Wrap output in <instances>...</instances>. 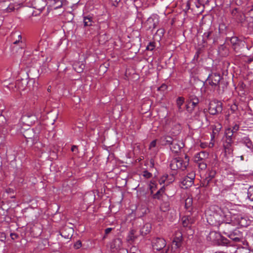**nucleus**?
I'll list each match as a JSON object with an SVG mask.
<instances>
[{
  "label": "nucleus",
  "instance_id": "6e6d98bb",
  "mask_svg": "<svg viewBox=\"0 0 253 253\" xmlns=\"http://www.w3.org/2000/svg\"><path fill=\"white\" fill-rule=\"evenodd\" d=\"M112 230V228H107L105 229V232L106 234H108Z\"/></svg>",
  "mask_w": 253,
  "mask_h": 253
},
{
  "label": "nucleus",
  "instance_id": "13d9d810",
  "mask_svg": "<svg viewBox=\"0 0 253 253\" xmlns=\"http://www.w3.org/2000/svg\"><path fill=\"white\" fill-rule=\"evenodd\" d=\"M33 117L34 118H35V117H34V116H32V115H29V114H25V115H24L23 116V120H25V119H26V118H30V117Z\"/></svg>",
  "mask_w": 253,
  "mask_h": 253
},
{
  "label": "nucleus",
  "instance_id": "dca6fc26",
  "mask_svg": "<svg viewBox=\"0 0 253 253\" xmlns=\"http://www.w3.org/2000/svg\"><path fill=\"white\" fill-rule=\"evenodd\" d=\"M21 7V4L18 3H10L7 7L4 10L6 12H11L15 10H18Z\"/></svg>",
  "mask_w": 253,
  "mask_h": 253
},
{
  "label": "nucleus",
  "instance_id": "5701e85b",
  "mask_svg": "<svg viewBox=\"0 0 253 253\" xmlns=\"http://www.w3.org/2000/svg\"><path fill=\"white\" fill-rule=\"evenodd\" d=\"M185 99L183 97H178L176 99V104L179 109H184V108H182V106L183 105Z\"/></svg>",
  "mask_w": 253,
  "mask_h": 253
},
{
  "label": "nucleus",
  "instance_id": "f8f14e48",
  "mask_svg": "<svg viewBox=\"0 0 253 253\" xmlns=\"http://www.w3.org/2000/svg\"><path fill=\"white\" fill-rule=\"evenodd\" d=\"M230 41L233 48L237 52L239 50L241 45H243L242 41L237 37H231Z\"/></svg>",
  "mask_w": 253,
  "mask_h": 253
},
{
  "label": "nucleus",
  "instance_id": "603ef678",
  "mask_svg": "<svg viewBox=\"0 0 253 253\" xmlns=\"http://www.w3.org/2000/svg\"><path fill=\"white\" fill-rule=\"evenodd\" d=\"M113 4L115 6H117L118 3L120 2L121 0H112Z\"/></svg>",
  "mask_w": 253,
  "mask_h": 253
},
{
  "label": "nucleus",
  "instance_id": "473e14b6",
  "mask_svg": "<svg viewBox=\"0 0 253 253\" xmlns=\"http://www.w3.org/2000/svg\"><path fill=\"white\" fill-rule=\"evenodd\" d=\"M197 163L198 164L199 168L203 170V169H206V168H207V164H206V163H205V161L198 162Z\"/></svg>",
  "mask_w": 253,
  "mask_h": 253
},
{
  "label": "nucleus",
  "instance_id": "09e8293b",
  "mask_svg": "<svg viewBox=\"0 0 253 253\" xmlns=\"http://www.w3.org/2000/svg\"><path fill=\"white\" fill-rule=\"evenodd\" d=\"M197 1L200 4L204 5L207 2L208 0H197Z\"/></svg>",
  "mask_w": 253,
  "mask_h": 253
},
{
  "label": "nucleus",
  "instance_id": "9b49d317",
  "mask_svg": "<svg viewBox=\"0 0 253 253\" xmlns=\"http://www.w3.org/2000/svg\"><path fill=\"white\" fill-rule=\"evenodd\" d=\"M232 17L238 22H243L245 19L244 14L239 11L236 8H234L231 11Z\"/></svg>",
  "mask_w": 253,
  "mask_h": 253
},
{
  "label": "nucleus",
  "instance_id": "c03bdc74",
  "mask_svg": "<svg viewBox=\"0 0 253 253\" xmlns=\"http://www.w3.org/2000/svg\"><path fill=\"white\" fill-rule=\"evenodd\" d=\"M245 0H233V1L237 5H242L245 1Z\"/></svg>",
  "mask_w": 253,
  "mask_h": 253
},
{
  "label": "nucleus",
  "instance_id": "e433bc0d",
  "mask_svg": "<svg viewBox=\"0 0 253 253\" xmlns=\"http://www.w3.org/2000/svg\"><path fill=\"white\" fill-rule=\"evenodd\" d=\"M211 34V31H208L207 32H205L203 35L204 39L205 40H207L209 39Z\"/></svg>",
  "mask_w": 253,
  "mask_h": 253
},
{
  "label": "nucleus",
  "instance_id": "49530a36",
  "mask_svg": "<svg viewBox=\"0 0 253 253\" xmlns=\"http://www.w3.org/2000/svg\"><path fill=\"white\" fill-rule=\"evenodd\" d=\"M239 126L237 125H235L233 128L231 129L232 131H233V133L236 132L239 129Z\"/></svg>",
  "mask_w": 253,
  "mask_h": 253
},
{
  "label": "nucleus",
  "instance_id": "a19ab883",
  "mask_svg": "<svg viewBox=\"0 0 253 253\" xmlns=\"http://www.w3.org/2000/svg\"><path fill=\"white\" fill-rule=\"evenodd\" d=\"M6 107L3 101L1 99H0V111H4Z\"/></svg>",
  "mask_w": 253,
  "mask_h": 253
},
{
  "label": "nucleus",
  "instance_id": "a878e982",
  "mask_svg": "<svg viewBox=\"0 0 253 253\" xmlns=\"http://www.w3.org/2000/svg\"><path fill=\"white\" fill-rule=\"evenodd\" d=\"M216 172L214 170H211L209 173L208 177H207L206 180L207 181L208 184L209 182L215 177Z\"/></svg>",
  "mask_w": 253,
  "mask_h": 253
},
{
  "label": "nucleus",
  "instance_id": "cd10ccee",
  "mask_svg": "<svg viewBox=\"0 0 253 253\" xmlns=\"http://www.w3.org/2000/svg\"><path fill=\"white\" fill-rule=\"evenodd\" d=\"M224 147L225 149V152L226 153H230L232 151L231 148V145L230 143H227V144H224Z\"/></svg>",
  "mask_w": 253,
  "mask_h": 253
},
{
  "label": "nucleus",
  "instance_id": "864d4df0",
  "mask_svg": "<svg viewBox=\"0 0 253 253\" xmlns=\"http://www.w3.org/2000/svg\"><path fill=\"white\" fill-rule=\"evenodd\" d=\"M162 190V189H160V190H159L154 195V198H157V199H159V194L161 192V191Z\"/></svg>",
  "mask_w": 253,
  "mask_h": 253
},
{
  "label": "nucleus",
  "instance_id": "3c124183",
  "mask_svg": "<svg viewBox=\"0 0 253 253\" xmlns=\"http://www.w3.org/2000/svg\"><path fill=\"white\" fill-rule=\"evenodd\" d=\"M10 235L12 240H15L18 237V235L15 233H12Z\"/></svg>",
  "mask_w": 253,
  "mask_h": 253
},
{
  "label": "nucleus",
  "instance_id": "c9c22d12",
  "mask_svg": "<svg viewBox=\"0 0 253 253\" xmlns=\"http://www.w3.org/2000/svg\"><path fill=\"white\" fill-rule=\"evenodd\" d=\"M225 133L228 137H231L234 133L233 131L231 130V129L229 128L226 129Z\"/></svg>",
  "mask_w": 253,
  "mask_h": 253
},
{
  "label": "nucleus",
  "instance_id": "f257e3e1",
  "mask_svg": "<svg viewBox=\"0 0 253 253\" xmlns=\"http://www.w3.org/2000/svg\"><path fill=\"white\" fill-rule=\"evenodd\" d=\"M231 203H227L221 210L220 213H214L208 218V221L211 225H220L225 223L227 225L232 224L234 225H239L241 226L246 227L250 224V221L248 218L241 214L235 215V213L230 211L229 214H226V210L229 211V208Z\"/></svg>",
  "mask_w": 253,
  "mask_h": 253
},
{
  "label": "nucleus",
  "instance_id": "79ce46f5",
  "mask_svg": "<svg viewBox=\"0 0 253 253\" xmlns=\"http://www.w3.org/2000/svg\"><path fill=\"white\" fill-rule=\"evenodd\" d=\"M143 176L145 177L148 178H150L152 176V174L150 172H149L147 171H144L143 172Z\"/></svg>",
  "mask_w": 253,
  "mask_h": 253
},
{
  "label": "nucleus",
  "instance_id": "bf43d9fd",
  "mask_svg": "<svg viewBox=\"0 0 253 253\" xmlns=\"http://www.w3.org/2000/svg\"><path fill=\"white\" fill-rule=\"evenodd\" d=\"M230 238L234 241L235 242H239L240 241V238H238V237H235V238H232V237H230Z\"/></svg>",
  "mask_w": 253,
  "mask_h": 253
},
{
  "label": "nucleus",
  "instance_id": "6ab92c4d",
  "mask_svg": "<svg viewBox=\"0 0 253 253\" xmlns=\"http://www.w3.org/2000/svg\"><path fill=\"white\" fill-rule=\"evenodd\" d=\"M182 225L184 227L188 226L193 222V220L189 215H186L182 217Z\"/></svg>",
  "mask_w": 253,
  "mask_h": 253
},
{
  "label": "nucleus",
  "instance_id": "4be33fe9",
  "mask_svg": "<svg viewBox=\"0 0 253 253\" xmlns=\"http://www.w3.org/2000/svg\"><path fill=\"white\" fill-rule=\"evenodd\" d=\"M149 149L154 153L158 151V148L157 147V140H153L150 144Z\"/></svg>",
  "mask_w": 253,
  "mask_h": 253
},
{
  "label": "nucleus",
  "instance_id": "b1692460",
  "mask_svg": "<svg viewBox=\"0 0 253 253\" xmlns=\"http://www.w3.org/2000/svg\"><path fill=\"white\" fill-rule=\"evenodd\" d=\"M92 17L90 16L84 17V26H90L92 25Z\"/></svg>",
  "mask_w": 253,
  "mask_h": 253
},
{
  "label": "nucleus",
  "instance_id": "7ed1b4c3",
  "mask_svg": "<svg viewBox=\"0 0 253 253\" xmlns=\"http://www.w3.org/2000/svg\"><path fill=\"white\" fill-rule=\"evenodd\" d=\"M111 250L112 252H120L125 253L126 251L122 248V242L119 238L114 240L110 244Z\"/></svg>",
  "mask_w": 253,
  "mask_h": 253
},
{
  "label": "nucleus",
  "instance_id": "4d7b16f0",
  "mask_svg": "<svg viewBox=\"0 0 253 253\" xmlns=\"http://www.w3.org/2000/svg\"><path fill=\"white\" fill-rule=\"evenodd\" d=\"M222 242L223 245H227L228 244V240L226 238H222Z\"/></svg>",
  "mask_w": 253,
  "mask_h": 253
},
{
  "label": "nucleus",
  "instance_id": "9d476101",
  "mask_svg": "<svg viewBox=\"0 0 253 253\" xmlns=\"http://www.w3.org/2000/svg\"><path fill=\"white\" fill-rule=\"evenodd\" d=\"M209 110L211 111H222V102L217 100L211 101L209 104Z\"/></svg>",
  "mask_w": 253,
  "mask_h": 253
},
{
  "label": "nucleus",
  "instance_id": "a18cd8bd",
  "mask_svg": "<svg viewBox=\"0 0 253 253\" xmlns=\"http://www.w3.org/2000/svg\"><path fill=\"white\" fill-rule=\"evenodd\" d=\"M230 109H231V111H236V110L239 109L237 106V105L236 103H234L233 105H232L231 106Z\"/></svg>",
  "mask_w": 253,
  "mask_h": 253
},
{
  "label": "nucleus",
  "instance_id": "4468645a",
  "mask_svg": "<svg viewBox=\"0 0 253 253\" xmlns=\"http://www.w3.org/2000/svg\"><path fill=\"white\" fill-rule=\"evenodd\" d=\"M172 138L168 135H164L160 139V142L163 145H169L172 144Z\"/></svg>",
  "mask_w": 253,
  "mask_h": 253
},
{
  "label": "nucleus",
  "instance_id": "0eeeda50",
  "mask_svg": "<svg viewBox=\"0 0 253 253\" xmlns=\"http://www.w3.org/2000/svg\"><path fill=\"white\" fill-rule=\"evenodd\" d=\"M221 79V77L219 74L214 73L210 75L207 79V82L211 86H217Z\"/></svg>",
  "mask_w": 253,
  "mask_h": 253
},
{
  "label": "nucleus",
  "instance_id": "0e129e2a",
  "mask_svg": "<svg viewBox=\"0 0 253 253\" xmlns=\"http://www.w3.org/2000/svg\"><path fill=\"white\" fill-rule=\"evenodd\" d=\"M252 8H253V5H252Z\"/></svg>",
  "mask_w": 253,
  "mask_h": 253
},
{
  "label": "nucleus",
  "instance_id": "72a5a7b5",
  "mask_svg": "<svg viewBox=\"0 0 253 253\" xmlns=\"http://www.w3.org/2000/svg\"><path fill=\"white\" fill-rule=\"evenodd\" d=\"M244 142L246 144V146L248 147L251 148L252 147V144L251 140L248 137H244Z\"/></svg>",
  "mask_w": 253,
  "mask_h": 253
},
{
  "label": "nucleus",
  "instance_id": "c756f323",
  "mask_svg": "<svg viewBox=\"0 0 253 253\" xmlns=\"http://www.w3.org/2000/svg\"><path fill=\"white\" fill-rule=\"evenodd\" d=\"M248 197L251 201H253V186H251L248 190Z\"/></svg>",
  "mask_w": 253,
  "mask_h": 253
},
{
  "label": "nucleus",
  "instance_id": "20e7f679",
  "mask_svg": "<svg viewBox=\"0 0 253 253\" xmlns=\"http://www.w3.org/2000/svg\"><path fill=\"white\" fill-rule=\"evenodd\" d=\"M182 241V236L181 233H178L176 234L173 241L172 244L171 249L172 250L175 249V251H173V253H179V249L181 246Z\"/></svg>",
  "mask_w": 253,
  "mask_h": 253
},
{
  "label": "nucleus",
  "instance_id": "ea45409f",
  "mask_svg": "<svg viewBox=\"0 0 253 253\" xmlns=\"http://www.w3.org/2000/svg\"><path fill=\"white\" fill-rule=\"evenodd\" d=\"M56 0V5L55 6L54 8L58 9V8L61 7L62 5L63 4V1H59L58 0Z\"/></svg>",
  "mask_w": 253,
  "mask_h": 253
},
{
  "label": "nucleus",
  "instance_id": "f03ea898",
  "mask_svg": "<svg viewBox=\"0 0 253 253\" xmlns=\"http://www.w3.org/2000/svg\"><path fill=\"white\" fill-rule=\"evenodd\" d=\"M189 158L187 155H185L184 159L181 158H175L173 159L170 163L169 167L171 170L177 171L179 169L185 170L189 165Z\"/></svg>",
  "mask_w": 253,
  "mask_h": 253
},
{
  "label": "nucleus",
  "instance_id": "ddd939ff",
  "mask_svg": "<svg viewBox=\"0 0 253 253\" xmlns=\"http://www.w3.org/2000/svg\"><path fill=\"white\" fill-rule=\"evenodd\" d=\"M208 154L206 152H200L195 155L194 161L196 163L205 161V159L208 158Z\"/></svg>",
  "mask_w": 253,
  "mask_h": 253
},
{
  "label": "nucleus",
  "instance_id": "39448f33",
  "mask_svg": "<svg viewBox=\"0 0 253 253\" xmlns=\"http://www.w3.org/2000/svg\"><path fill=\"white\" fill-rule=\"evenodd\" d=\"M177 174V171L171 170L169 175L165 174L160 179V183L162 184V183H164L165 181H166L167 183L173 182L175 180V176Z\"/></svg>",
  "mask_w": 253,
  "mask_h": 253
},
{
  "label": "nucleus",
  "instance_id": "393cba45",
  "mask_svg": "<svg viewBox=\"0 0 253 253\" xmlns=\"http://www.w3.org/2000/svg\"><path fill=\"white\" fill-rule=\"evenodd\" d=\"M146 24L147 25L150 24V25L149 26V27H148L149 29H155L156 27V23H155L154 22L153 19H152L151 18H149L148 19V20H147V22H146Z\"/></svg>",
  "mask_w": 253,
  "mask_h": 253
},
{
  "label": "nucleus",
  "instance_id": "a211bd4d",
  "mask_svg": "<svg viewBox=\"0 0 253 253\" xmlns=\"http://www.w3.org/2000/svg\"><path fill=\"white\" fill-rule=\"evenodd\" d=\"M85 65L84 63L80 62L75 63L73 65L74 70L78 73H81L83 71Z\"/></svg>",
  "mask_w": 253,
  "mask_h": 253
},
{
  "label": "nucleus",
  "instance_id": "423d86ee",
  "mask_svg": "<svg viewBox=\"0 0 253 253\" xmlns=\"http://www.w3.org/2000/svg\"><path fill=\"white\" fill-rule=\"evenodd\" d=\"M199 100L198 98L195 95H191L187 101L185 107L187 110H192L199 104Z\"/></svg>",
  "mask_w": 253,
  "mask_h": 253
},
{
  "label": "nucleus",
  "instance_id": "f704fd0d",
  "mask_svg": "<svg viewBox=\"0 0 253 253\" xmlns=\"http://www.w3.org/2000/svg\"><path fill=\"white\" fill-rule=\"evenodd\" d=\"M155 47V43L153 42H149V44L147 46L146 49L147 50L152 51L154 49Z\"/></svg>",
  "mask_w": 253,
  "mask_h": 253
},
{
  "label": "nucleus",
  "instance_id": "37998d69",
  "mask_svg": "<svg viewBox=\"0 0 253 253\" xmlns=\"http://www.w3.org/2000/svg\"><path fill=\"white\" fill-rule=\"evenodd\" d=\"M82 246V243L80 241H78L76 242V243L74 244V247L76 249H78L80 248Z\"/></svg>",
  "mask_w": 253,
  "mask_h": 253
},
{
  "label": "nucleus",
  "instance_id": "6e6552de",
  "mask_svg": "<svg viewBox=\"0 0 253 253\" xmlns=\"http://www.w3.org/2000/svg\"><path fill=\"white\" fill-rule=\"evenodd\" d=\"M25 46L24 41L22 40V36L21 35L18 36V39L16 40L13 43L12 48L13 50H17L20 49L21 51Z\"/></svg>",
  "mask_w": 253,
  "mask_h": 253
},
{
  "label": "nucleus",
  "instance_id": "2f4dec72",
  "mask_svg": "<svg viewBox=\"0 0 253 253\" xmlns=\"http://www.w3.org/2000/svg\"><path fill=\"white\" fill-rule=\"evenodd\" d=\"M221 126L220 124H218L217 126H215L214 128H213L212 133L213 135L216 134L221 129ZM212 137H214V135L212 136Z\"/></svg>",
  "mask_w": 253,
  "mask_h": 253
},
{
  "label": "nucleus",
  "instance_id": "58836bf2",
  "mask_svg": "<svg viewBox=\"0 0 253 253\" xmlns=\"http://www.w3.org/2000/svg\"><path fill=\"white\" fill-rule=\"evenodd\" d=\"M236 253H253V252L248 251L245 249H242L237 251Z\"/></svg>",
  "mask_w": 253,
  "mask_h": 253
},
{
  "label": "nucleus",
  "instance_id": "7c9ffc66",
  "mask_svg": "<svg viewBox=\"0 0 253 253\" xmlns=\"http://www.w3.org/2000/svg\"><path fill=\"white\" fill-rule=\"evenodd\" d=\"M160 209L164 212L167 211L169 209V204L167 202L162 204L160 206Z\"/></svg>",
  "mask_w": 253,
  "mask_h": 253
},
{
  "label": "nucleus",
  "instance_id": "aec40b11",
  "mask_svg": "<svg viewBox=\"0 0 253 253\" xmlns=\"http://www.w3.org/2000/svg\"><path fill=\"white\" fill-rule=\"evenodd\" d=\"M194 183L193 180H190V179L188 177H184V179L181 181V184L185 186V188H188V187L191 186Z\"/></svg>",
  "mask_w": 253,
  "mask_h": 253
},
{
  "label": "nucleus",
  "instance_id": "8fccbe9b",
  "mask_svg": "<svg viewBox=\"0 0 253 253\" xmlns=\"http://www.w3.org/2000/svg\"><path fill=\"white\" fill-rule=\"evenodd\" d=\"M71 151L73 152L78 153V151L77 146L76 145L72 146V147L71 148Z\"/></svg>",
  "mask_w": 253,
  "mask_h": 253
},
{
  "label": "nucleus",
  "instance_id": "de8ad7c7",
  "mask_svg": "<svg viewBox=\"0 0 253 253\" xmlns=\"http://www.w3.org/2000/svg\"><path fill=\"white\" fill-rule=\"evenodd\" d=\"M167 86L165 84H163L160 87L158 88V89L160 90H165L167 89Z\"/></svg>",
  "mask_w": 253,
  "mask_h": 253
},
{
  "label": "nucleus",
  "instance_id": "412c9836",
  "mask_svg": "<svg viewBox=\"0 0 253 253\" xmlns=\"http://www.w3.org/2000/svg\"><path fill=\"white\" fill-rule=\"evenodd\" d=\"M150 225L148 223L145 224L140 230L141 234L142 235H146L150 231Z\"/></svg>",
  "mask_w": 253,
  "mask_h": 253
},
{
  "label": "nucleus",
  "instance_id": "680f3d73",
  "mask_svg": "<svg viewBox=\"0 0 253 253\" xmlns=\"http://www.w3.org/2000/svg\"><path fill=\"white\" fill-rule=\"evenodd\" d=\"M102 36H100L99 38L100 39L101 38ZM100 41V39L99 40Z\"/></svg>",
  "mask_w": 253,
  "mask_h": 253
},
{
  "label": "nucleus",
  "instance_id": "c85d7f7f",
  "mask_svg": "<svg viewBox=\"0 0 253 253\" xmlns=\"http://www.w3.org/2000/svg\"><path fill=\"white\" fill-rule=\"evenodd\" d=\"M135 231L131 230L127 236V240L128 241H133L136 237L134 236Z\"/></svg>",
  "mask_w": 253,
  "mask_h": 253
},
{
  "label": "nucleus",
  "instance_id": "4c0bfd02",
  "mask_svg": "<svg viewBox=\"0 0 253 253\" xmlns=\"http://www.w3.org/2000/svg\"><path fill=\"white\" fill-rule=\"evenodd\" d=\"M185 177H188L190 180H193L195 177V174L193 172H190Z\"/></svg>",
  "mask_w": 253,
  "mask_h": 253
},
{
  "label": "nucleus",
  "instance_id": "e2e57ef3",
  "mask_svg": "<svg viewBox=\"0 0 253 253\" xmlns=\"http://www.w3.org/2000/svg\"><path fill=\"white\" fill-rule=\"evenodd\" d=\"M252 115H253V113L252 114Z\"/></svg>",
  "mask_w": 253,
  "mask_h": 253
},
{
  "label": "nucleus",
  "instance_id": "5fc2aeb1",
  "mask_svg": "<svg viewBox=\"0 0 253 253\" xmlns=\"http://www.w3.org/2000/svg\"><path fill=\"white\" fill-rule=\"evenodd\" d=\"M249 14L250 17L253 19V8H252V9L250 10L249 12Z\"/></svg>",
  "mask_w": 253,
  "mask_h": 253
},
{
  "label": "nucleus",
  "instance_id": "f3484780",
  "mask_svg": "<svg viewBox=\"0 0 253 253\" xmlns=\"http://www.w3.org/2000/svg\"><path fill=\"white\" fill-rule=\"evenodd\" d=\"M73 230L72 228H65V230L62 231L61 235L65 238L69 239L72 236Z\"/></svg>",
  "mask_w": 253,
  "mask_h": 253
},
{
  "label": "nucleus",
  "instance_id": "1a4fd4ad",
  "mask_svg": "<svg viewBox=\"0 0 253 253\" xmlns=\"http://www.w3.org/2000/svg\"><path fill=\"white\" fill-rule=\"evenodd\" d=\"M166 246V242L163 238H157L153 242L154 249L157 251L163 249Z\"/></svg>",
  "mask_w": 253,
  "mask_h": 253
},
{
  "label": "nucleus",
  "instance_id": "bb28decb",
  "mask_svg": "<svg viewBox=\"0 0 253 253\" xmlns=\"http://www.w3.org/2000/svg\"><path fill=\"white\" fill-rule=\"evenodd\" d=\"M192 202H193V200L191 198H189V197L187 198L185 200V206L186 209H188L190 208V207L192 205Z\"/></svg>",
  "mask_w": 253,
  "mask_h": 253
},
{
  "label": "nucleus",
  "instance_id": "2eb2a0df",
  "mask_svg": "<svg viewBox=\"0 0 253 253\" xmlns=\"http://www.w3.org/2000/svg\"><path fill=\"white\" fill-rule=\"evenodd\" d=\"M171 146L170 147V150L175 153H178L180 149L182 148L184 146V144L183 143H180V144H178L177 143L172 142L171 144Z\"/></svg>",
  "mask_w": 253,
  "mask_h": 253
},
{
  "label": "nucleus",
  "instance_id": "052dcab7",
  "mask_svg": "<svg viewBox=\"0 0 253 253\" xmlns=\"http://www.w3.org/2000/svg\"><path fill=\"white\" fill-rule=\"evenodd\" d=\"M216 114V112H215V113H211V114L213 115H215Z\"/></svg>",
  "mask_w": 253,
  "mask_h": 253
}]
</instances>
